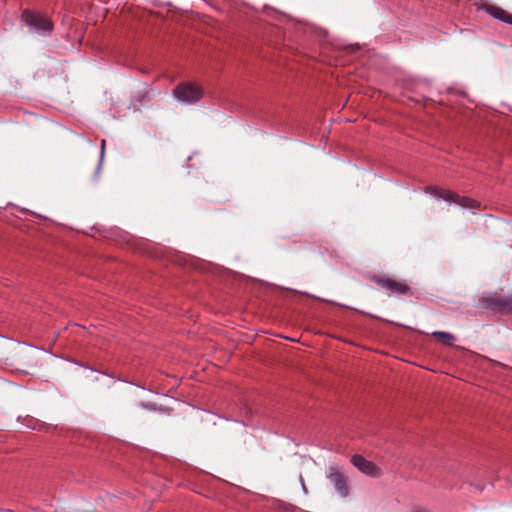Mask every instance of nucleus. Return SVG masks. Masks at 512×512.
<instances>
[{
	"instance_id": "nucleus-12",
	"label": "nucleus",
	"mask_w": 512,
	"mask_h": 512,
	"mask_svg": "<svg viewBox=\"0 0 512 512\" xmlns=\"http://www.w3.org/2000/svg\"><path fill=\"white\" fill-rule=\"evenodd\" d=\"M101 147H102L101 157H103V155H104V147H105V140H102Z\"/></svg>"
},
{
	"instance_id": "nucleus-5",
	"label": "nucleus",
	"mask_w": 512,
	"mask_h": 512,
	"mask_svg": "<svg viewBox=\"0 0 512 512\" xmlns=\"http://www.w3.org/2000/svg\"><path fill=\"white\" fill-rule=\"evenodd\" d=\"M327 478L333 484L337 493L345 498L349 494L348 479L336 466H330L328 469Z\"/></svg>"
},
{
	"instance_id": "nucleus-11",
	"label": "nucleus",
	"mask_w": 512,
	"mask_h": 512,
	"mask_svg": "<svg viewBox=\"0 0 512 512\" xmlns=\"http://www.w3.org/2000/svg\"><path fill=\"white\" fill-rule=\"evenodd\" d=\"M300 481H301V485H302L303 492H304L305 494H307V493H308V490H307V487H306V485H305L304 480H303V478H302V477L300 478Z\"/></svg>"
},
{
	"instance_id": "nucleus-7",
	"label": "nucleus",
	"mask_w": 512,
	"mask_h": 512,
	"mask_svg": "<svg viewBox=\"0 0 512 512\" xmlns=\"http://www.w3.org/2000/svg\"><path fill=\"white\" fill-rule=\"evenodd\" d=\"M371 280L382 288L393 293L404 295L410 292V287L405 283L398 282L384 276L374 275L371 277Z\"/></svg>"
},
{
	"instance_id": "nucleus-4",
	"label": "nucleus",
	"mask_w": 512,
	"mask_h": 512,
	"mask_svg": "<svg viewBox=\"0 0 512 512\" xmlns=\"http://www.w3.org/2000/svg\"><path fill=\"white\" fill-rule=\"evenodd\" d=\"M202 89L193 83H181L174 89V96L184 103H195L202 98Z\"/></svg>"
},
{
	"instance_id": "nucleus-6",
	"label": "nucleus",
	"mask_w": 512,
	"mask_h": 512,
	"mask_svg": "<svg viewBox=\"0 0 512 512\" xmlns=\"http://www.w3.org/2000/svg\"><path fill=\"white\" fill-rule=\"evenodd\" d=\"M352 464L363 474L379 478L382 475V470L372 461L367 460L362 455H353L351 458Z\"/></svg>"
},
{
	"instance_id": "nucleus-9",
	"label": "nucleus",
	"mask_w": 512,
	"mask_h": 512,
	"mask_svg": "<svg viewBox=\"0 0 512 512\" xmlns=\"http://www.w3.org/2000/svg\"><path fill=\"white\" fill-rule=\"evenodd\" d=\"M432 336L441 341L443 344L449 346H451L455 340L454 335L448 332L435 331L432 333Z\"/></svg>"
},
{
	"instance_id": "nucleus-1",
	"label": "nucleus",
	"mask_w": 512,
	"mask_h": 512,
	"mask_svg": "<svg viewBox=\"0 0 512 512\" xmlns=\"http://www.w3.org/2000/svg\"><path fill=\"white\" fill-rule=\"evenodd\" d=\"M425 191L449 203H455L464 209L476 210L480 207L479 201L466 196H461L451 190L440 189L435 186H427Z\"/></svg>"
},
{
	"instance_id": "nucleus-2",
	"label": "nucleus",
	"mask_w": 512,
	"mask_h": 512,
	"mask_svg": "<svg viewBox=\"0 0 512 512\" xmlns=\"http://www.w3.org/2000/svg\"><path fill=\"white\" fill-rule=\"evenodd\" d=\"M22 21L25 22L31 30L41 35H49L53 30L51 20L39 13L26 10L22 14Z\"/></svg>"
},
{
	"instance_id": "nucleus-10",
	"label": "nucleus",
	"mask_w": 512,
	"mask_h": 512,
	"mask_svg": "<svg viewBox=\"0 0 512 512\" xmlns=\"http://www.w3.org/2000/svg\"><path fill=\"white\" fill-rule=\"evenodd\" d=\"M360 46L358 44H353V45H349L346 47V49L349 51V52H355L357 50H359Z\"/></svg>"
},
{
	"instance_id": "nucleus-3",
	"label": "nucleus",
	"mask_w": 512,
	"mask_h": 512,
	"mask_svg": "<svg viewBox=\"0 0 512 512\" xmlns=\"http://www.w3.org/2000/svg\"><path fill=\"white\" fill-rule=\"evenodd\" d=\"M483 307L500 313L512 312V294L493 293L481 299Z\"/></svg>"
},
{
	"instance_id": "nucleus-8",
	"label": "nucleus",
	"mask_w": 512,
	"mask_h": 512,
	"mask_svg": "<svg viewBox=\"0 0 512 512\" xmlns=\"http://www.w3.org/2000/svg\"><path fill=\"white\" fill-rule=\"evenodd\" d=\"M485 10L492 17L499 19L505 23L512 24V15L500 7L493 5H486Z\"/></svg>"
}]
</instances>
